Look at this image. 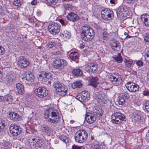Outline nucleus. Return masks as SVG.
I'll return each mask as SVG.
<instances>
[{
  "label": "nucleus",
  "instance_id": "72a5a7b5",
  "mask_svg": "<svg viewBox=\"0 0 149 149\" xmlns=\"http://www.w3.org/2000/svg\"><path fill=\"white\" fill-rule=\"evenodd\" d=\"M82 86L81 82L79 81H76L72 84V87L73 89L76 88H80Z\"/></svg>",
  "mask_w": 149,
  "mask_h": 149
},
{
  "label": "nucleus",
  "instance_id": "473e14b6",
  "mask_svg": "<svg viewBox=\"0 0 149 149\" xmlns=\"http://www.w3.org/2000/svg\"><path fill=\"white\" fill-rule=\"evenodd\" d=\"M72 72L73 74L76 76H80L82 75L83 72L80 68H75L73 70Z\"/></svg>",
  "mask_w": 149,
  "mask_h": 149
},
{
  "label": "nucleus",
  "instance_id": "0eeeda50",
  "mask_svg": "<svg viewBox=\"0 0 149 149\" xmlns=\"http://www.w3.org/2000/svg\"><path fill=\"white\" fill-rule=\"evenodd\" d=\"M53 86L57 91L60 93L59 95L61 96H64L67 95L68 88L66 86L56 82H54Z\"/></svg>",
  "mask_w": 149,
  "mask_h": 149
},
{
  "label": "nucleus",
  "instance_id": "f3484780",
  "mask_svg": "<svg viewBox=\"0 0 149 149\" xmlns=\"http://www.w3.org/2000/svg\"><path fill=\"white\" fill-rule=\"evenodd\" d=\"M129 97L128 93L126 92L122 93L118 97L117 100L118 104L121 105H123L125 102V100Z\"/></svg>",
  "mask_w": 149,
  "mask_h": 149
},
{
  "label": "nucleus",
  "instance_id": "7c9ffc66",
  "mask_svg": "<svg viewBox=\"0 0 149 149\" xmlns=\"http://www.w3.org/2000/svg\"><path fill=\"white\" fill-rule=\"evenodd\" d=\"M4 99L5 100L8 102L9 104L13 103L15 100L14 97L10 94H7L5 95Z\"/></svg>",
  "mask_w": 149,
  "mask_h": 149
},
{
  "label": "nucleus",
  "instance_id": "de8ad7c7",
  "mask_svg": "<svg viewBox=\"0 0 149 149\" xmlns=\"http://www.w3.org/2000/svg\"><path fill=\"white\" fill-rule=\"evenodd\" d=\"M5 52L4 48L1 46H0V55L3 54Z\"/></svg>",
  "mask_w": 149,
  "mask_h": 149
},
{
  "label": "nucleus",
  "instance_id": "052dcab7",
  "mask_svg": "<svg viewBox=\"0 0 149 149\" xmlns=\"http://www.w3.org/2000/svg\"><path fill=\"white\" fill-rule=\"evenodd\" d=\"M37 1L36 0H33L31 2V4L32 5H35L37 4Z\"/></svg>",
  "mask_w": 149,
  "mask_h": 149
},
{
  "label": "nucleus",
  "instance_id": "bf43d9fd",
  "mask_svg": "<svg viewBox=\"0 0 149 149\" xmlns=\"http://www.w3.org/2000/svg\"><path fill=\"white\" fill-rule=\"evenodd\" d=\"M59 22L62 25H64V26L65 25V24L64 23V22L63 19H60L59 20Z\"/></svg>",
  "mask_w": 149,
  "mask_h": 149
},
{
  "label": "nucleus",
  "instance_id": "c9c22d12",
  "mask_svg": "<svg viewBox=\"0 0 149 149\" xmlns=\"http://www.w3.org/2000/svg\"><path fill=\"white\" fill-rule=\"evenodd\" d=\"M101 37L103 40L107 41L110 37L109 34L106 31H104L102 33Z\"/></svg>",
  "mask_w": 149,
  "mask_h": 149
},
{
  "label": "nucleus",
  "instance_id": "37998d69",
  "mask_svg": "<svg viewBox=\"0 0 149 149\" xmlns=\"http://www.w3.org/2000/svg\"><path fill=\"white\" fill-rule=\"evenodd\" d=\"M47 3L49 4H56L58 2V0H45Z\"/></svg>",
  "mask_w": 149,
  "mask_h": 149
},
{
  "label": "nucleus",
  "instance_id": "58836bf2",
  "mask_svg": "<svg viewBox=\"0 0 149 149\" xmlns=\"http://www.w3.org/2000/svg\"><path fill=\"white\" fill-rule=\"evenodd\" d=\"M59 138L61 140L65 143H67L69 141V140L67 137L65 135H62L59 136Z\"/></svg>",
  "mask_w": 149,
  "mask_h": 149
},
{
  "label": "nucleus",
  "instance_id": "ea45409f",
  "mask_svg": "<svg viewBox=\"0 0 149 149\" xmlns=\"http://www.w3.org/2000/svg\"><path fill=\"white\" fill-rule=\"evenodd\" d=\"M13 3V6H16L18 8L19 5H20V0H10Z\"/></svg>",
  "mask_w": 149,
  "mask_h": 149
},
{
  "label": "nucleus",
  "instance_id": "774afa93",
  "mask_svg": "<svg viewBox=\"0 0 149 149\" xmlns=\"http://www.w3.org/2000/svg\"><path fill=\"white\" fill-rule=\"evenodd\" d=\"M2 74L1 73V71H0V78L2 77Z\"/></svg>",
  "mask_w": 149,
  "mask_h": 149
},
{
  "label": "nucleus",
  "instance_id": "7ed1b4c3",
  "mask_svg": "<svg viewBox=\"0 0 149 149\" xmlns=\"http://www.w3.org/2000/svg\"><path fill=\"white\" fill-rule=\"evenodd\" d=\"M102 114L100 111L96 110L87 113L86 115L85 119L88 123L91 124L95 121L96 118L101 116Z\"/></svg>",
  "mask_w": 149,
  "mask_h": 149
},
{
  "label": "nucleus",
  "instance_id": "412c9836",
  "mask_svg": "<svg viewBox=\"0 0 149 149\" xmlns=\"http://www.w3.org/2000/svg\"><path fill=\"white\" fill-rule=\"evenodd\" d=\"M67 19L72 22L77 21L79 19V16L74 13H69L66 17Z\"/></svg>",
  "mask_w": 149,
  "mask_h": 149
},
{
  "label": "nucleus",
  "instance_id": "79ce46f5",
  "mask_svg": "<svg viewBox=\"0 0 149 149\" xmlns=\"http://www.w3.org/2000/svg\"><path fill=\"white\" fill-rule=\"evenodd\" d=\"M132 61L130 59L126 60L125 61V62L127 65L128 67L131 66L132 63Z\"/></svg>",
  "mask_w": 149,
  "mask_h": 149
},
{
  "label": "nucleus",
  "instance_id": "2eb2a0df",
  "mask_svg": "<svg viewBox=\"0 0 149 149\" xmlns=\"http://www.w3.org/2000/svg\"><path fill=\"white\" fill-rule=\"evenodd\" d=\"M127 89L130 92H134L138 91L139 88L138 85L132 82H128L126 84Z\"/></svg>",
  "mask_w": 149,
  "mask_h": 149
},
{
  "label": "nucleus",
  "instance_id": "f257e3e1",
  "mask_svg": "<svg viewBox=\"0 0 149 149\" xmlns=\"http://www.w3.org/2000/svg\"><path fill=\"white\" fill-rule=\"evenodd\" d=\"M82 30L81 36L83 42L91 41L95 35L94 30L87 25L83 26Z\"/></svg>",
  "mask_w": 149,
  "mask_h": 149
},
{
  "label": "nucleus",
  "instance_id": "3c124183",
  "mask_svg": "<svg viewBox=\"0 0 149 149\" xmlns=\"http://www.w3.org/2000/svg\"><path fill=\"white\" fill-rule=\"evenodd\" d=\"M55 43L53 42H50L48 44V47L49 48H52L54 46H55Z\"/></svg>",
  "mask_w": 149,
  "mask_h": 149
},
{
  "label": "nucleus",
  "instance_id": "e2e57ef3",
  "mask_svg": "<svg viewBox=\"0 0 149 149\" xmlns=\"http://www.w3.org/2000/svg\"><path fill=\"white\" fill-rule=\"evenodd\" d=\"M115 0H110V2L113 4H114L115 3Z\"/></svg>",
  "mask_w": 149,
  "mask_h": 149
},
{
  "label": "nucleus",
  "instance_id": "a878e982",
  "mask_svg": "<svg viewBox=\"0 0 149 149\" xmlns=\"http://www.w3.org/2000/svg\"><path fill=\"white\" fill-rule=\"evenodd\" d=\"M94 87V92L96 95V97L100 100H102V97L101 95L100 94L101 93V92L102 90L101 87L98 86L97 85L96 86L93 87Z\"/></svg>",
  "mask_w": 149,
  "mask_h": 149
},
{
  "label": "nucleus",
  "instance_id": "f704fd0d",
  "mask_svg": "<svg viewBox=\"0 0 149 149\" xmlns=\"http://www.w3.org/2000/svg\"><path fill=\"white\" fill-rule=\"evenodd\" d=\"M26 79L29 81L32 82L34 80V77L32 74L30 72H28L26 76Z\"/></svg>",
  "mask_w": 149,
  "mask_h": 149
},
{
  "label": "nucleus",
  "instance_id": "4468645a",
  "mask_svg": "<svg viewBox=\"0 0 149 149\" xmlns=\"http://www.w3.org/2000/svg\"><path fill=\"white\" fill-rule=\"evenodd\" d=\"M9 130L10 133L15 136L19 135L21 133V130L19 127L15 124H11L10 126Z\"/></svg>",
  "mask_w": 149,
  "mask_h": 149
},
{
  "label": "nucleus",
  "instance_id": "4be33fe9",
  "mask_svg": "<svg viewBox=\"0 0 149 149\" xmlns=\"http://www.w3.org/2000/svg\"><path fill=\"white\" fill-rule=\"evenodd\" d=\"M41 129L42 132L48 135H50L52 131V129L48 126L45 124L41 125Z\"/></svg>",
  "mask_w": 149,
  "mask_h": 149
},
{
  "label": "nucleus",
  "instance_id": "dca6fc26",
  "mask_svg": "<svg viewBox=\"0 0 149 149\" xmlns=\"http://www.w3.org/2000/svg\"><path fill=\"white\" fill-rule=\"evenodd\" d=\"M90 95L88 92H83L79 93L75 97L76 99L82 102L84 101L86 102L89 99Z\"/></svg>",
  "mask_w": 149,
  "mask_h": 149
},
{
  "label": "nucleus",
  "instance_id": "a211bd4d",
  "mask_svg": "<svg viewBox=\"0 0 149 149\" xmlns=\"http://www.w3.org/2000/svg\"><path fill=\"white\" fill-rule=\"evenodd\" d=\"M18 62L19 66L22 68H26L30 64L29 61L23 56L19 57Z\"/></svg>",
  "mask_w": 149,
  "mask_h": 149
},
{
  "label": "nucleus",
  "instance_id": "cd10ccee",
  "mask_svg": "<svg viewBox=\"0 0 149 149\" xmlns=\"http://www.w3.org/2000/svg\"><path fill=\"white\" fill-rule=\"evenodd\" d=\"M16 88L18 93L22 95L24 93V87L23 85L20 83H18L16 85Z\"/></svg>",
  "mask_w": 149,
  "mask_h": 149
},
{
  "label": "nucleus",
  "instance_id": "4d7b16f0",
  "mask_svg": "<svg viewBox=\"0 0 149 149\" xmlns=\"http://www.w3.org/2000/svg\"><path fill=\"white\" fill-rule=\"evenodd\" d=\"M3 10V7L2 6L0 5V17L3 15V13L2 12Z\"/></svg>",
  "mask_w": 149,
  "mask_h": 149
},
{
  "label": "nucleus",
  "instance_id": "c85d7f7f",
  "mask_svg": "<svg viewBox=\"0 0 149 149\" xmlns=\"http://www.w3.org/2000/svg\"><path fill=\"white\" fill-rule=\"evenodd\" d=\"M97 65L94 63H92L87 67V70L90 73H93L97 70Z\"/></svg>",
  "mask_w": 149,
  "mask_h": 149
},
{
  "label": "nucleus",
  "instance_id": "e433bc0d",
  "mask_svg": "<svg viewBox=\"0 0 149 149\" xmlns=\"http://www.w3.org/2000/svg\"><path fill=\"white\" fill-rule=\"evenodd\" d=\"M114 59L115 61L118 63L122 62L123 59L120 53L116 55L114 57Z\"/></svg>",
  "mask_w": 149,
  "mask_h": 149
},
{
  "label": "nucleus",
  "instance_id": "f8f14e48",
  "mask_svg": "<svg viewBox=\"0 0 149 149\" xmlns=\"http://www.w3.org/2000/svg\"><path fill=\"white\" fill-rule=\"evenodd\" d=\"M34 93L36 95L41 98H43L46 96L48 94V91L44 87H40L35 89Z\"/></svg>",
  "mask_w": 149,
  "mask_h": 149
},
{
  "label": "nucleus",
  "instance_id": "f03ea898",
  "mask_svg": "<svg viewBox=\"0 0 149 149\" xmlns=\"http://www.w3.org/2000/svg\"><path fill=\"white\" fill-rule=\"evenodd\" d=\"M44 117L47 119L48 121L53 124L56 123L60 120L57 111L52 109H49L45 111Z\"/></svg>",
  "mask_w": 149,
  "mask_h": 149
},
{
  "label": "nucleus",
  "instance_id": "864d4df0",
  "mask_svg": "<svg viewBox=\"0 0 149 149\" xmlns=\"http://www.w3.org/2000/svg\"><path fill=\"white\" fill-rule=\"evenodd\" d=\"M146 56L148 58L147 60L146 59V62L149 63V51L146 53Z\"/></svg>",
  "mask_w": 149,
  "mask_h": 149
},
{
  "label": "nucleus",
  "instance_id": "a18cd8bd",
  "mask_svg": "<svg viewBox=\"0 0 149 149\" xmlns=\"http://www.w3.org/2000/svg\"><path fill=\"white\" fill-rule=\"evenodd\" d=\"M145 106L146 110L149 112V101H146L145 104Z\"/></svg>",
  "mask_w": 149,
  "mask_h": 149
},
{
  "label": "nucleus",
  "instance_id": "393cba45",
  "mask_svg": "<svg viewBox=\"0 0 149 149\" xmlns=\"http://www.w3.org/2000/svg\"><path fill=\"white\" fill-rule=\"evenodd\" d=\"M141 113L139 111H136L133 112L132 118L133 120L136 121H139L141 120Z\"/></svg>",
  "mask_w": 149,
  "mask_h": 149
},
{
  "label": "nucleus",
  "instance_id": "a19ab883",
  "mask_svg": "<svg viewBox=\"0 0 149 149\" xmlns=\"http://www.w3.org/2000/svg\"><path fill=\"white\" fill-rule=\"evenodd\" d=\"M144 40L146 42L149 43V34L148 33H145L143 35Z\"/></svg>",
  "mask_w": 149,
  "mask_h": 149
},
{
  "label": "nucleus",
  "instance_id": "39448f33",
  "mask_svg": "<svg viewBox=\"0 0 149 149\" xmlns=\"http://www.w3.org/2000/svg\"><path fill=\"white\" fill-rule=\"evenodd\" d=\"M67 64L68 63L65 60L59 58L54 60L52 63L54 68L59 70L63 69Z\"/></svg>",
  "mask_w": 149,
  "mask_h": 149
},
{
  "label": "nucleus",
  "instance_id": "20e7f679",
  "mask_svg": "<svg viewBox=\"0 0 149 149\" xmlns=\"http://www.w3.org/2000/svg\"><path fill=\"white\" fill-rule=\"evenodd\" d=\"M88 134L84 130L78 131L75 134L74 138L75 141L79 143H82L85 141L87 139Z\"/></svg>",
  "mask_w": 149,
  "mask_h": 149
},
{
  "label": "nucleus",
  "instance_id": "423d86ee",
  "mask_svg": "<svg viewBox=\"0 0 149 149\" xmlns=\"http://www.w3.org/2000/svg\"><path fill=\"white\" fill-rule=\"evenodd\" d=\"M124 114L120 112H116L111 116V121L113 123L120 124L123 121H125Z\"/></svg>",
  "mask_w": 149,
  "mask_h": 149
},
{
  "label": "nucleus",
  "instance_id": "6ab92c4d",
  "mask_svg": "<svg viewBox=\"0 0 149 149\" xmlns=\"http://www.w3.org/2000/svg\"><path fill=\"white\" fill-rule=\"evenodd\" d=\"M109 80L112 84L115 86H118L121 84L122 79L120 77L110 75L109 77Z\"/></svg>",
  "mask_w": 149,
  "mask_h": 149
},
{
  "label": "nucleus",
  "instance_id": "680f3d73",
  "mask_svg": "<svg viewBox=\"0 0 149 149\" xmlns=\"http://www.w3.org/2000/svg\"><path fill=\"white\" fill-rule=\"evenodd\" d=\"M36 141H35L31 143V145H33V146H35V147L37 146V144H36Z\"/></svg>",
  "mask_w": 149,
  "mask_h": 149
},
{
  "label": "nucleus",
  "instance_id": "aec40b11",
  "mask_svg": "<svg viewBox=\"0 0 149 149\" xmlns=\"http://www.w3.org/2000/svg\"><path fill=\"white\" fill-rule=\"evenodd\" d=\"M112 49L116 51H119L120 49V45L119 42L117 40H111L110 43Z\"/></svg>",
  "mask_w": 149,
  "mask_h": 149
},
{
  "label": "nucleus",
  "instance_id": "9d476101",
  "mask_svg": "<svg viewBox=\"0 0 149 149\" xmlns=\"http://www.w3.org/2000/svg\"><path fill=\"white\" fill-rule=\"evenodd\" d=\"M101 15L104 19L109 20L113 17V12L109 9H105L101 11Z\"/></svg>",
  "mask_w": 149,
  "mask_h": 149
},
{
  "label": "nucleus",
  "instance_id": "603ef678",
  "mask_svg": "<svg viewBox=\"0 0 149 149\" xmlns=\"http://www.w3.org/2000/svg\"><path fill=\"white\" fill-rule=\"evenodd\" d=\"M93 149H102L101 147L99 145L95 144L94 145Z\"/></svg>",
  "mask_w": 149,
  "mask_h": 149
},
{
  "label": "nucleus",
  "instance_id": "49530a36",
  "mask_svg": "<svg viewBox=\"0 0 149 149\" xmlns=\"http://www.w3.org/2000/svg\"><path fill=\"white\" fill-rule=\"evenodd\" d=\"M136 64L139 67H141L143 65V61L141 60H138L136 62Z\"/></svg>",
  "mask_w": 149,
  "mask_h": 149
},
{
  "label": "nucleus",
  "instance_id": "c03bdc74",
  "mask_svg": "<svg viewBox=\"0 0 149 149\" xmlns=\"http://www.w3.org/2000/svg\"><path fill=\"white\" fill-rule=\"evenodd\" d=\"M5 125L3 123L1 119H0V132L5 127Z\"/></svg>",
  "mask_w": 149,
  "mask_h": 149
},
{
  "label": "nucleus",
  "instance_id": "5fc2aeb1",
  "mask_svg": "<svg viewBox=\"0 0 149 149\" xmlns=\"http://www.w3.org/2000/svg\"><path fill=\"white\" fill-rule=\"evenodd\" d=\"M126 2L128 3H134L135 0H126Z\"/></svg>",
  "mask_w": 149,
  "mask_h": 149
},
{
  "label": "nucleus",
  "instance_id": "09e8293b",
  "mask_svg": "<svg viewBox=\"0 0 149 149\" xmlns=\"http://www.w3.org/2000/svg\"><path fill=\"white\" fill-rule=\"evenodd\" d=\"M82 148V146H78L75 144H74L72 146V149H81Z\"/></svg>",
  "mask_w": 149,
  "mask_h": 149
},
{
  "label": "nucleus",
  "instance_id": "ddd939ff",
  "mask_svg": "<svg viewBox=\"0 0 149 149\" xmlns=\"http://www.w3.org/2000/svg\"><path fill=\"white\" fill-rule=\"evenodd\" d=\"M127 10L125 6L121 5L114 10L116 11L118 17L120 18L124 19L126 17L125 14L124 12H126Z\"/></svg>",
  "mask_w": 149,
  "mask_h": 149
},
{
  "label": "nucleus",
  "instance_id": "9b49d317",
  "mask_svg": "<svg viewBox=\"0 0 149 149\" xmlns=\"http://www.w3.org/2000/svg\"><path fill=\"white\" fill-rule=\"evenodd\" d=\"M38 78L41 81L49 82L52 78V74L49 72L42 71L40 72Z\"/></svg>",
  "mask_w": 149,
  "mask_h": 149
},
{
  "label": "nucleus",
  "instance_id": "338daca9",
  "mask_svg": "<svg viewBox=\"0 0 149 149\" xmlns=\"http://www.w3.org/2000/svg\"><path fill=\"white\" fill-rule=\"evenodd\" d=\"M146 141L149 142V137H147L146 138Z\"/></svg>",
  "mask_w": 149,
  "mask_h": 149
},
{
  "label": "nucleus",
  "instance_id": "bb28decb",
  "mask_svg": "<svg viewBox=\"0 0 149 149\" xmlns=\"http://www.w3.org/2000/svg\"><path fill=\"white\" fill-rule=\"evenodd\" d=\"M15 77L13 75H8L6 78V80L8 84H12L15 81Z\"/></svg>",
  "mask_w": 149,
  "mask_h": 149
},
{
  "label": "nucleus",
  "instance_id": "1a4fd4ad",
  "mask_svg": "<svg viewBox=\"0 0 149 149\" xmlns=\"http://www.w3.org/2000/svg\"><path fill=\"white\" fill-rule=\"evenodd\" d=\"M49 32L53 35H56L59 33L61 29V25L58 23L53 22L48 26Z\"/></svg>",
  "mask_w": 149,
  "mask_h": 149
},
{
  "label": "nucleus",
  "instance_id": "6e6d98bb",
  "mask_svg": "<svg viewBox=\"0 0 149 149\" xmlns=\"http://www.w3.org/2000/svg\"><path fill=\"white\" fill-rule=\"evenodd\" d=\"M10 145V143L8 141L5 142L4 144V146L6 147L9 146Z\"/></svg>",
  "mask_w": 149,
  "mask_h": 149
},
{
  "label": "nucleus",
  "instance_id": "c756f323",
  "mask_svg": "<svg viewBox=\"0 0 149 149\" xmlns=\"http://www.w3.org/2000/svg\"><path fill=\"white\" fill-rule=\"evenodd\" d=\"M61 36L65 40L69 39L71 36L70 33L67 30H64L61 32Z\"/></svg>",
  "mask_w": 149,
  "mask_h": 149
},
{
  "label": "nucleus",
  "instance_id": "4c0bfd02",
  "mask_svg": "<svg viewBox=\"0 0 149 149\" xmlns=\"http://www.w3.org/2000/svg\"><path fill=\"white\" fill-rule=\"evenodd\" d=\"M78 54L77 52H73L70 54L69 56L70 59L74 60L78 58Z\"/></svg>",
  "mask_w": 149,
  "mask_h": 149
},
{
  "label": "nucleus",
  "instance_id": "b1692460",
  "mask_svg": "<svg viewBox=\"0 0 149 149\" xmlns=\"http://www.w3.org/2000/svg\"><path fill=\"white\" fill-rule=\"evenodd\" d=\"M9 116L10 119L15 121H19L21 120V117L17 113L11 112L9 113Z\"/></svg>",
  "mask_w": 149,
  "mask_h": 149
},
{
  "label": "nucleus",
  "instance_id": "8fccbe9b",
  "mask_svg": "<svg viewBox=\"0 0 149 149\" xmlns=\"http://www.w3.org/2000/svg\"><path fill=\"white\" fill-rule=\"evenodd\" d=\"M36 144L37 146L39 147H41L42 146V141L41 140L36 139Z\"/></svg>",
  "mask_w": 149,
  "mask_h": 149
},
{
  "label": "nucleus",
  "instance_id": "0e129e2a",
  "mask_svg": "<svg viewBox=\"0 0 149 149\" xmlns=\"http://www.w3.org/2000/svg\"><path fill=\"white\" fill-rule=\"evenodd\" d=\"M133 37H134V36H130L129 35H127V36H126V38H130Z\"/></svg>",
  "mask_w": 149,
  "mask_h": 149
},
{
  "label": "nucleus",
  "instance_id": "69168bd1",
  "mask_svg": "<svg viewBox=\"0 0 149 149\" xmlns=\"http://www.w3.org/2000/svg\"><path fill=\"white\" fill-rule=\"evenodd\" d=\"M36 139H36V138H33L32 139V141L33 142H34V141H36Z\"/></svg>",
  "mask_w": 149,
  "mask_h": 149
},
{
  "label": "nucleus",
  "instance_id": "5701e85b",
  "mask_svg": "<svg viewBox=\"0 0 149 149\" xmlns=\"http://www.w3.org/2000/svg\"><path fill=\"white\" fill-rule=\"evenodd\" d=\"M141 20L146 26H149V15L147 14L141 15Z\"/></svg>",
  "mask_w": 149,
  "mask_h": 149
},
{
  "label": "nucleus",
  "instance_id": "13d9d810",
  "mask_svg": "<svg viewBox=\"0 0 149 149\" xmlns=\"http://www.w3.org/2000/svg\"><path fill=\"white\" fill-rule=\"evenodd\" d=\"M143 94L144 95H149V92L147 91H144L143 92Z\"/></svg>",
  "mask_w": 149,
  "mask_h": 149
},
{
  "label": "nucleus",
  "instance_id": "6e6552de",
  "mask_svg": "<svg viewBox=\"0 0 149 149\" xmlns=\"http://www.w3.org/2000/svg\"><path fill=\"white\" fill-rule=\"evenodd\" d=\"M53 86L57 91L60 93L59 95L61 96H64L67 95L68 88L66 86L56 82H54Z\"/></svg>",
  "mask_w": 149,
  "mask_h": 149
},
{
  "label": "nucleus",
  "instance_id": "2f4dec72",
  "mask_svg": "<svg viewBox=\"0 0 149 149\" xmlns=\"http://www.w3.org/2000/svg\"><path fill=\"white\" fill-rule=\"evenodd\" d=\"M98 80V79L97 77H92L90 80V84L93 87L96 86V85L98 84L97 82Z\"/></svg>",
  "mask_w": 149,
  "mask_h": 149
}]
</instances>
